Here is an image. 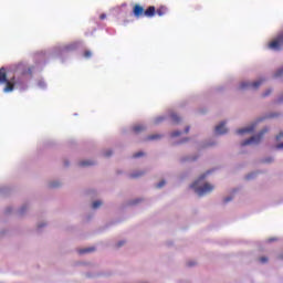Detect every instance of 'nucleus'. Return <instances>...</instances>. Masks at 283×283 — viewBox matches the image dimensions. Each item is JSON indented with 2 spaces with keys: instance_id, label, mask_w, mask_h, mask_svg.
<instances>
[{
  "instance_id": "14",
  "label": "nucleus",
  "mask_w": 283,
  "mask_h": 283,
  "mask_svg": "<svg viewBox=\"0 0 283 283\" xmlns=\"http://www.w3.org/2000/svg\"><path fill=\"white\" fill-rule=\"evenodd\" d=\"M92 251H96V249L95 248L83 249V250H80V254L83 255V253H92Z\"/></svg>"
},
{
  "instance_id": "1",
  "label": "nucleus",
  "mask_w": 283,
  "mask_h": 283,
  "mask_svg": "<svg viewBox=\"0 0 283 283\" xmlns=\"http://www.w3.org/2000/svg\"><path fill=\"white\" fill-rule=\"evenodd\" d=\"M207 176H209V171L201 175L198 180H196L190 187L191 189H195V191L200 196H207V193H211V191H213L214 187L213 185L206 182L202 186H200V182H202V180H205V178H207Z\"/></svg>"
},
{
  "instance_id": "10",
  "label": "nucleus",
  "mask_w": 283,
  "mask_h": 283,
  "mask_svg": "<svg viewBox=\"0 0 283 283\" xmlns=\"http://www.w3.org/2000/svg\"><path fill=\"white\" fill-rule=\"evenodd\" d=\"M155 14H158V17H165L167 14V9L165 7H161L159 9H155Z\"/></svg>"
},
{
  "instance_id": "20",
  "label": "nucleus",
  "mask_w": 283,
  "mask_h": 283,
  "mask_svg": "<svg viewBox=\"0 0 283 283\" xmlns=\"http://www.w3.org/2000/svg\"><path fill=\"white\" fill-rule=\"evenodd\" d=\"M163 120H165V117H157L155 118L154 123L155 125H158V123H163Z\"/></svg>"
},
{
  "instance_id": "23",
  "label": "nucleus",
  "mask_w": 283,
  "mask_h": 283,
  "mask_svg": "<svg viewBox=\"0 0 283 283\" xmlns=\"http://www.w3.org/2000/svg\"><path fill=\"white\" fill-rule=\"evenodd\" d=\"M164 185H166V181L161 180L159 184H157V189H163Z\"/></svg>"
},
{
  "instance_id": "24",
  "label": "nucleus",
  "mask_w": 283,
  "mask_h": 283,
  "mask_svg": "<svg viewBox=\"0 0 283 283\" xmlns=\"http://www.w3.org/2000/svg\"><path fill=\"white\" fill-rule=\"evenodd\" d=\"M283 138V133L281 132V133H279L277 135H276V140H280V139H282Z\"/></svg>"
},
{
  "instance_id": "28",
  "label": "nucleus",
  "mask_w": 283,
  "mask_h": 283,
  "mask_svg": "<svg viewBox=\"0 0 283 283\" xmlns=\"http://www.w3.org/2000/svg\"><path fill=\"white\" fill-rule=\"evenodd\" d=\"M123 244H125V241H119V242L117 243V248L123 247Z\"/></svg>"
},
{
  "instance_id": "34",
  "label": "nucleus",
  "mask_w": 283,
  "mask_h": 283,
  "mask_svg": "<svg viewBox=\"0 0 283 283\" xmlns=\"http://www.w3.org/2000/svg\"><path fill=\"white\" fill-rule=\"evenodd\" d=\"M251 178H253V175H248V176H247V179H248V180H251Z\"/></svg>"
},
{
  "instance_id": "32",
  "label": "nucleus",
  "mask_w": 283,
  "mask_h": 283,
  "mask_svg": "<svg viewBox=\"0 0 283 283\" xmlns=\"http://www.w3.org/2000/svg\"><path fill=\"white\" fill-rule=\"evenodd\" d=\"M264 163H273V158L265 159Z\"/></svg>"
},
{
  "instance_id": "6",
  "label": "nucleus",
  "mask_w": 283,
  "mask_h": 283,
  "mask_svg": "<svg viewBox=\"0 0 283 283\" xmlns=\"http://www.w3.org/2000/svg\"><path fill=\"white\" fill-rule=\"evenodd\" d=\"M6 87L3 88V92L6 94L10 92H14V85H17V78L12 77L11 80H7L6 82Z\"/></svg>"
},
{
  "instance_id": "22",
  "label": "nucleus",
  "mask_w": 283,
  "mask_h": 283,
  "mask_svg": "<svg viewBox=\"0 0 283 283\" xmlns=\"http://www.w3.org/2000/svg\"><path fill=\"white\" fill-rule=\"evenodd\" d=\"M140 156H145V153L139 151L133 156V158H140Z\"/></svg>"
},
{
  "instance_id": "18",
  "label": "nucleus",
  "mask_w": 283,
  "mask_h": 283,
  "mask_svg": "<svg viewBox=\"0 0 283 283\" xmlns=\"http://www.w3.org/2000/svg\"><path fill=\"white\" fill-rule=\"evenodd\" d=\"M101 205H103L102 201H94L92 208L93 209H98V207H101Z\"/></svg>"
},
{
  "instance_id": "16",
  "label": "nucleus",
  "mask_w": 283,
  "mask_h": 283,
  "mask_svg": "<svg viewBox=\"0 0 283 283\" xmlns=\"http://www.w3.org/2000/svg\"><path fill=\"white\" fill-rule=\"evenodd\" d=\"M172 123H180V117H178L176 114L171 115Z\"/></svg>"
},
{
  "instance_id": "26",
  "label": "nucleus",
  "mask_w": 283,
  "mask_h": 283,
  "mask_svg": "<svg viewBox=\"0 0 283 283\" xmlns=\"http://www.w3.org/2000/svg\"><path fill=\"white\" fill-rule=\"evenodd\" d=\"M99 19L103 21L104 19H107V15H106L105 13H102V14L99 15Z\"/></svg>"
},
{
  "instance_id": "19",
  "label": "nucleus",
  "mask_w": 283,
  "mask_h": 283,
  "mask_svg": "<svg viewBox=\"0 0 283 283\" xmlns=\"http://www.w3.org/2000/svg\"><path fill=\"white\" fill-rule=\"evenodd\" d=\"M259 261L261 262V264H266V262H269V259L266 256H261Z\"/></svg>"
},
{
  "instance_id": "15",
  "label": "nucleus",
  "mask_w": 283,
  "mask_h": 283,
  "mask_svg": "<svg viewBox=\"0 0 283 283\" xmlns=\"http://www.w3.org/2000/svg\"><path fill=\"white\" fill-rule=\"evenodd\" d=\"M84 59H92V51L90 50L84 51Z\"/></svg>"
},
{
  "instance_id": "17",
  "label": "nucleus",
  "mask_w": 283,
  "mask_h": 283,
  "mask_svg": "<svg viewBox=\"0 0 283 283\" xmlns=\"http://www.w3.org/2000/svg\"><path fill=\"white\" fill-rule=\"evenodd\" d=\"M158 138H160L158 134L148 136V140H158Z\"/></svg>"
},
{
  "instance_id": "31",
  "label": "nucleus",
  "mask_w": 283,
  "mask_h": 283,
  "mask_svg": "<svg viewBox=\"0 0 283 283\" xmlns=\"http://www.w3.org/2000/svg\"><path fill=\"white\" fill-rule=\"evenodd\" d=\"M50 187H51V188L59 187V184L52 182V184H50Z\"/></svg>"
},
{
  "instance_id": "30",
  "label": "nucleus",
  "mask_w": 283,
  "mask_h": 283,
  "mask_svg": "<svg viewBox=\"0 0 283 283\" xmlns=\"http://www.w3.org/2000/svg\"><path fill=\"white\" fill-rule=\"evenodd\" d=\"M276 149H283V143H282V144L276 145Z\"/></svg>"
},
{
  "instance_id": "3",
  "label": "nucleus",
  "mask_w": 283,
  "mask_h": 283,
  "mask_svg": "<svg viewBox=\"0 0 283 283\" xmlns=\"http://www.w3.org/2000/svg\"><path fill=\"white\" fill-rule=\"evenodd\" d=\"M266 132H269V128H265L261 130L260 134L252 136L249 139H245L244 142L241 143V146L247 147V145H258L262 140Z\"/></svg>"
},
{
  "instance_id": "2",
  "label": "nucleus",
  "mask_w": 283,
  "mask_h": 283,
  "mask_svg": "<svg viewBox=\"0 0 283 283\" xmlns=\"http://www.w3.org/2000/svg\"><path fill=\"white\" fill-rule=\"evenodd\" d=\"M133 14L137 19H140V17H147L148 19H151V17H156V7L150 6L145 10L140 4H135L133 8Z\"/></svg>"
},
{
  "instance_id": "5",
  "label": "nucleus",
  "mask_w": 283,
  "mask_h": 283,
  "mask_svg": "<svg viewBox=\"0 0 283 283\" xmlns=\"http://www.w3.org/2000/svg\"><path fill=\"white\" fill-rule=\"evenodd\" d=\"M263 83L264 80H258L253 83L242 82L240 84V90H258V87H260V85H262Z\"/></svg>"
},
{
  "instance_id": "25",
  "label": "nucleus",
  "mask_w": 283,
  "mask_h": 283,
  "mask_svg": "<svg viewBox=\"0 0 283 283\" xmlns=\"http://www.w3.org/2000/svg\"><path fill=\"white\" fill-rule=\"evenodd\" d=\"M104 156H105L106 158H109V156H112V150H108V151L104 153Z\"/></svg>"
},
{
  "instance_id": "29",
  "label": "nucleus",
  "mask_w": 283,
  "mask_h": 283,
  "mask_svg": "<svg viewBox=\"0 0 283 283\" xmlns=\"http://www.w3.org/2000/svg\"><path fill=\"white\" fill-rule=\"evenodd\" d=\"M231 200H233V198L228 197V198L224 199V202H231Z\"/></svg>"
},
{
  "instance_id": "36",
  "label": "nucleus",
  "mask_w": 283,
  "mask_h": 283,
  "mask_svg": "<svg viewBox=\"0 0 283 283\" xmlns=\"http://www.w3.org/2000/svg\"><path fill=\"white\" fill-rule=\"evenodd\" d=\"M280 260H283V254L280 255Z\"/></svg>"
},
{
  "instance_id": "9",
  "label": "nucleus",
  "mask_w": 283,
  "mask_h": 283,
  "mask_svg": "<svg viewBox=\"0 0 283 283\" xmlns=\"http://www.w3.org/2000/svg\"><path fill=\"white\" fill-rule=\"evenodd\" d=\"M255 129V125H251L245 128H241L237 130V134H251Z\"/></svg>"
},
{
  "instance_id": "21",
  "label": "nucleus",
  "mask_w": 283,
  "mask_h": 283,
  "mask_svg": "<svg viewBox=\"0 0 283 283\" xmlns=\"http://www.w3.org/2000/svg\"><path fill=\"white\" fill-rule=\"evenodd\" d=\"M181 134H182L181 132L176 130V132H172V133H171V137H172V138H176V137L180 136Z\"/></svg>"
},
{
  "instance_id": "12",
  "label": "nucleus",
  "mask_w": 283,
  "mask_h": 283,
  "mask_svg": "<svg viewBox=\"0 0 283 283\" xmlns=\"http://www.w3.org/2000/svg\"><path fill=\"white\" fill-rule=\"evenodd\" d=\"M133 132H135V134H140V132H145V126L136 125L133 127Z\"/></svg>"
},
{
  "instance_id": "37",
  "label": "nucleus",
  "mask_w": 283,
  "mask_h": 283,
  "mask_svg": "<svg viewBox=\"0 0 283 283\" xmlns=\"http://www.w3.org/2000/svg\"><path fill=\"white\" fill-rule=\"evenodd\" d=\"M21 211L23 212V208L21 209Z\"/></svg>"
},
{
  "instance_id": "13",
  "label": "nucleus",
  "mask_w": 283,
  "mask_h": 283,
  "mask_svg": "<svg viewBox=\"0 0 283 283\" xmlns=\"http://www.w3.org/2000/svg\"><path fill=\"white\" fill-rule=\"evenodd\" d=\"M140 176H145V172H143V171L133 172V174H130L129 178H140Z\"/></svg>"
},
{
  "instance_id": "33",
  "label": "nucleus",
  "mask_w": 283,
  "mask_h": 283,
  "mask_svg": "<svg viewBox=\"0 0 283 283\" xmlns=\"http://www.w3.org/2000/svg\"><path fill=\"white\" fill-rule=\"evenodd\" d=\"M189 129H190L189 126H187L185 129V134H189Z\"/></svg>"
},
{
  "instance_id": "8",
  "label": "nucleus",
  "mask_w": 283,
  "mask_h": 283,
  "mask_svg": "<svg viewBox=\"0 0 283 283\" xmlns=\"http://www.w3.org/2000/svg\"><path fill=\"white\" fill-rule=\"evenodd\" d=\"M8 81V73L6 72V67L0 69V85Z\"/></svg>"
},
{
  "instance_id": "11",
  "label": "nucleus",
  "mask_w": 283,
  "mask_h": 283,
  "mask_svg": "<svg viewBox=\"0 0 283 283\" xmlns=\"http://www.w3.org/2000/svg\"><path fill=\"white\" fill-rule=\"evenodd\" d=\"M80 167H92V165H95L92 160H83L78 163Z\"/></svg>"
},
{
  "instance_id": "7",
  "label": "nucleus",
  "mask_w": 283,
  "mask_h": 283,
  "mask_svg": "<svg viewBox=\"0 0 283 283\" xmlns=\"http://www.w3.org/2000/svg\"><path fill=\"white\" fill-rule=\"evenodd\" d=\"M224 125H227V122H221L218 126H216V134H219V135L227 134L229 129H227Z\"/></svg>"
},
{
  "instance_id": "4",
  "label": "nucleus",
  "mask_w": 283,
  "mask_h": 283,
  "mask_svg": "<svg viewBox=\"0 0 283 283\" xmlns=\"http://www.w3.org/2000/svg\"><path fill=\"white\" fill-rule=\"evenodd\" d=\"M269 50H274V52H280L283 50V32L279 34L272 42L268 44Z\"/></svg>"
},
{
  "instance_id": "27",
  "label": "nucleus",
  "mask_w": 283,
  "mask_h": 283,
  "mask_svg": "<svg viewBox=\"0 0 283 283\" xmlns=\"http://www.w3.org/2000/svg\"><path fill=\"white\" fill-rule=\"evenodd\" d=\"M271 94V90H268L264 94H263V97H266Z\"/></svg>"
},
{
  "instance_id": "35",
  "label": "nucleus",
  "mask_w": 283,
  "mask_h": 283,
  "mask_svg": "<svg viewBox=\"0 0 283 283\" xmlns=\"http://www.w3.org/2000/svg\"><path fill=\"white\" fill-rule=\"evenodd\" d=\"M195 265L196 263H191V262L188 263V266H195Z\"/></svg>"
}]
</instances>
